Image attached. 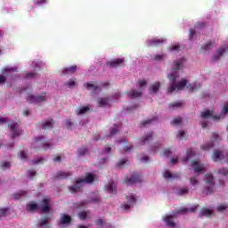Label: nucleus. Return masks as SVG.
<instances>
[{
  "label": "nucleus",
  "instance_id": "nucleus-1",
  "mask_svg": "<svg viewBox=\"0 0 228 228\" xmlns=\"http://www.w3.org/2000/svg\"><path fill=\"white\" fill-rule=\"evenodd\" d=\"M184 63H186V59L184 57L174 61L171 69L172 73L167 75L170 83V87L167 89L168 94H172V92H175L176 90H184V87L188 85V80L184 78H183L182 81L177 82V77H179L177 72L184 68Z\"/></svg>",
  "mask_w": 228,
  "mask_h": 228
},
{
  "label": "nucleus",
  "instance_id": "nucleus-2",
  "mask_svg": "<svg viewBox=\"0 0 228 228\" xmlns=\"http://www.w3.org/2000/svg\"><path fill=\"white\" fill-rule=\"evenodd\" d=\"M32 149H43V151H47L51 149V143L49 141L45 140V137H37L31 144Z\"/></svg>",
  "mask_w": 228,
  "mask_h": 228
},
{
  "label": "nucleus",
  "instance_id": "nucleus-3",
  "mask_svg": "<svg viewBox=\"0 0 228 228\" xmlns=\"http://www.w3.org/2000/svg\"><path fill=\"white\" fill-rule=\"evenodd\" d=\"M44 93L42 95L35 96L34 94H28L27 102L30 104H38V102H44L49 99V96Z\"/></svg>",
  "mask_w": 228,
  "mask_h": 228
},
{
  "label": "nucleus",
  "instance_id": "nucleus-4",
  "mask_svg": "<svg viewBox=\"0 0 228 228\" xmlns=\"http://www.w3.org/2000/svg\"><path fill=\"white\" fill-rule=\"evenodd\" d=\"M8 127L12 133V139L17 138V136H20L22 134V130L19 129V123L15 121H11L8 124Z\"/></svg>",
  "mask_w": 228,
  "mask_h": 228
},
{
  "label": "nucleus",
  "instance_id": "nucleus-5",
  "mask_svg": "<svg viewBox=\"0 0 228 228\" xmlns=\"http://www.w3.org/2000/svg\"><path fill=\"white\" fill-rule=\"evenodd\" d=\"M38 209H40L42 213H49V211H51V200L47 198L44 199L38 205Z\"/></svg>",
  "mask_w": 228,
  "mask_h": 228
},
{
  "label": "nucleus",
  "instance_id": "nucleus-6",
  "mask_svg": "<svg viewBox=\"0 0 228 228\" xmlns=\"http://www.w3.org/2000/svg\"><path fill=\"white\" fill-rule=\"evenodd\" d=\"M201 118H212L213 120H220L222 118V115H214L213 110H207L201 112Z\"/></svg>",
  "mask_w": 228,
  "mask_h": 228
},
{
  "label": "nucleus",
  "instance_id": "nucleus-7",
  "mask_svg": "<svg viewBox=\"0 0 228 228\" xmlns=\"http://www.w3.org/2000/svg\"><path fill=\"white\" fill-rule=\"evenodd\" d=\"M166 42H167V39L163 37H160V38L154 37L153 39L149 40L147 44L149 47H152V45H154L155 47H159V45H163V44Z\"/></svg>",
  "mask_w": 228,
  "mask_h": 228
},
{
  "label": "nucleus",
  "instance_id": "nucleus-8",
  "mask_svg": "<svg viewBox=\"0 0 228 228\" xmlns=\"http://www.w3.org/2000/svg\"><path fill=\"white\" fill-rule=\"evenodd\" d=\"M125 183L128 186L135 184V183H142V176H140V175H132L130 178L128 176L126 177Z\"/></svg>",
  "mask_w": 228,
  "mask_h": 228
},
{
  "label": "nucleus",
  "instance_id": "nucleus-9",
  "mask_svg": "<svg viewBox=\"0 0 228 228\" xmlns=\"http://www.w3.org/2000/svg\"><path fill=\"white\" fill-rule=\"evenodd\" d=\"M153 136H154V133L150 132L139 140V143L141 145H147V143H151V142H152Z\"/></svg>",
  "mask_w": 228,
  "mask_h": 228
},
{
  "label": "nucleus",
  "instance_id": "nucleus-10",
  "mask_svg": "<svg viewBox=\"0 0 228 228\" xmlns=\"http://www.w3.org/2000/svg\"><path fill=\"white\" fill-rule=\"evenodd\" d=\"M95 179V175L94 174H87L85 177V179H77V183H82L83 185L85 186V184H90L92 183H94Z\"/></svg>",
  "mask_w": 228,
  "mask_h": 228
},
{
  "label": "nucleus",
  "instance_id": "nucleus-11",
  "mask_svg": "<svg viewBox=\"0 0 228 228\" xmlns=\"http://www.w3.org/2000/svg\"><path fill=\"white\" fill-rule=\"evenodd\" d=\"M126 199L128 200V204L121 205L122 209H125V211H127V209H130L131 204H134V202H136V197L133 194H131L130 196H126Z\"/></svg>",
  "mask_w": 228,
  "mask_h": 228
},
{
  "label": "nucleus",
  "instance_id": "nucleus-12",
  "mask_svg": "<svg viewBox=\"0 0 228 228\" xmlns=\"http://www.w3.org/2000/svg\"><path fill=\"white\" fill-rule=\"evenodd\" d=\"M191 167H192L194 172H197V173L204 172L206 170V168H204L202 164H200L197 160H192Z\"/></svg>",
  "mask_w": 228,
  "mask_h": 228
},
{
  "label": "nucleus",
  "instance_id": "nucleus-13",
  "mask_svg": "<svg viewBox=\"0 0 228 228\" xmlns=\"http://www.w3.org/2000/svg\"><path fill=\"white\" fill-rule=\"evenodd\" d=\"M83 183H77V180L76 181V184H73L69 187V190L71 193H77L81 191V188H83Z\"/></svg>",
  "mask_w": 228,
  "mask_h": 228
},
{
  "label": "nucleus",
  "instance_id": "nucleus-14",
  "mask_svg": "<svg viewBox=\"0 0 228 228\" xmlns=\"http://www.w3.org/2000/svg\"><path fill=\"white\" fill-rule=\"evenodd\" d=\"M70 222H72V217L70 216L62 214L59 222V225H65L67 224H69Z\"/></svg>",
  "mask_w": 228,
  "mask_h": 228
},
{
  "label": "nucleus",
  "instance_id": "nucleus-15",
  "mask_svg": "<svg viewBox=\"0 0 228 228\" xmlns=\"http://www.w3.org/2000/svg\"><path fill=\"white\" fill-rule=\"evenodd\" d=\"M70 175H72L70 172L58 171L55 175V179H67L70 177Z\"/></svg>",
  "mask_w": 228,
  "mask_h": 228
},
{
  "label": "nucleus",
  "instance_id": "nucleus-16",
  "mask_svg": "<svg viewBox=\"0 0 228 228\" xmlns=\"http://www.w3.org/2000/svg\"><path fill=\"white\" fill-rule=\"evenodd\" d=\"M26 209L28 213H32V211H38V204L35 203V201H30L27 204Z\"/></svg>",
  "mask_w": 228,
  "mask_h": 228
},
{
  "label": "nucleus",
  "instance_id": "nucleus-17",
  "mask_svg": "<svg viewBox=\"0 0 228 228\" xmlns=\"http://www.w3.org/2000/svg\"><path fill=\"white\" fill-rule=\"evenodd\" d=\"M88 111H90V107L84 106V107H78L77 109H76L75 113L76 115L79 116V115H85L88 113Z\"/></svg>",
  "mask_w": 228,
  "mask_h": 228
},
{
  "label": "nucleus",
  "instance_id": "nucleus-18",
  "mask_svg": "<svg viewBox=\"0 0 228 228\" xmlns=\"http://www.w3.org/2000/svg\"><path fill=\"white\" fill-rule=\"evenodd\" d=\"M108 65H110V67L112 68L120 67V65H124V59H116L114 61L108 62Z\"/></svg>",
  "mask_w": 228,
  "mask_h": 228
},
{
  "label": "nucleus",
  "instance_id": "nucleus-19",
  "mask_svg": "<svg viewBox=\"0 0 228 228\" xmlns=\"http://www.w3.org/2000/svg\"><path fill=\"white\" fill-rule=\"evenodd\" d=\"M77 70V66L73 65L68 68H64L62 69V74L66 75V74H74L76 71Z\"/></svg>",
  "mask_w": 228,
  "mask_h": 228
},
{
  "label": "nucleus",
  "instance_id": "nucleus-20",
  "mask_svg": "<svg viewBox=\"0 0 228 228\" xmlns=\"http://www.w3.org/2000/svg\"><path fill=\"white\" fill-rule=\"evenodd\" d=\"M107 191L109 193H117V185H115V182L111 181L107 185Z\"/></svg>",
  "mask_w": 228,
  "mask_h": 228
},
{
  "label": "nucleus",
  "instance_id": "nucleus-21",
  "mask_svg": "<svg viewBox=\"0 0 228 228\" xmlns=\"http://www.w3.org/2000/svg\"><path fill=\"white\" fill-rule=\"evenodd\" d=\"M128 95L130 99H137V97H142V92L132 89L128 93Z\"/></svg>",
  "mask_w": 228,
  "mask_h": 228
},
{
  "label": "nucleus",
  "instance_id": "nucleus-22",
  "mask_svg": "<svg viewBox=\"0 0 228 228\" xmlns=\"http://www.w3.org/2000/svg\"><path fill=\"white\" fill-rule=\"evenodd\" d=\"M192 156H195V151H193V150L191 149H188L187 156L182 159L183 163H186V161H190V158H191Z\"/></svg>",
  "mask_w": 228,
  "mask_h": 228
},
{
  "label": "nucleus",
  "instance_id": "nucleus-23",
  "mask_svg": "<svg viewBox=\"0 0 228 228\" xmlns=\"http://www.w3.org/2000/svg\"><path fill=\"white\" fill-rule=\"evenodd\" d=\"M53 125L54 121L53 119L46 120L42 124V129H53Z\"/></svg>",
  "mask_w": 228,
  "mask_h": 228
},
{
  "label": "nucleus",
  "instance_id": "nucleus-24",
  "mask_svg": "<svg viewBox=\"0 0 228 228\" xmlns=\"http://www.w3.org/2000/svg\"><path fill=\"white\" fill-rule=\"evenodd\" d=\"M172 218H174V216H167L164 218V222H166L168 227H175V223L173 222Z\"/></svg>",
  "mask_w": 228,
  "mask_h": 228
},
{
  "label": "nucleus",
  "instance_id": "nucleus-25",
  "mask_svg": "<svg viewBox=\"0 0 228 228\" xmlns=\"http://www.w3.org/2000/svg\"><path fill=\"white\" fill-rule=\"evenodd\" d=\"M96 225H98L99 227L111 228V224L106 223L104 219H98L96 221Z\"/></svg>",
  "mask_w": 228,
  "mask_h": 228
},
{
  "label": "nucleus",
  "instance_id": "nucleus-26",
  "mask_svg": "<svg viewBox=\"0 0 228 228\" xmlns=\"http://www.w3.org/2000/svg\"><path fill=\"white\" fill-rule=\"evenodd\" d=\"M28 195V191H20L19 192L13 194L14 200H19L22 199V197H26Z\"/></svg>",
  "mask_w": 228,
  "mask_h": 228
},
{
  "label": "nucleus",
  "instance_id": "nucleus-27",
  "mask_svg": "<svg viewBox=\"0 0 228 228\" xmlns=\"http://www.w3.org/2000/svg\"><path fill=\"white\" fill-rule=\"evenodd\" d=\"M200 216H211L213 215V210L204 208L200 210Z\"/></svg>",
  "mask_w": 228,
  "mask_h": 228
},
{
  "label": "nucleus",
  "instance_id": "nucleus-28",
  "mask_svg": "<svg viewBox=\"0 0 228 228\" xmlns=\"http://www.w3.org/2000/svg\"><path fill=\"white\" fill-rule=\"evenodd\" d=\"M212 159H214V161H219V159H222V151L215 150L212 156Z\"/></svg>",
  "mask_w": 228,
  "mask_h": 228
},
{
  "label": "nucleus",
  "instance_id": "nucleus-29",
  "mask_svg": "<svg viewBox=\"0 0 228 228\" xmlns=\"http://www.w3.org/2000/svg\"><path fill=\"white\" fill-rule=\"evenodd\" d=\"M86 88H87V90H93V92H97V90H101V87L99 86L94 85V84H85Z\"/></svg>",
  "mask_w": 228,
  "mask_h": 228
},
{
  "label": "nucleus",
  "instance_id": "nucleus-30",
  "mask_svg": "<svg viewBox=\"0 0 228 228\" xmlns=\"http://www.w3.org/2000/svg\"><path fill=\"white\" fill-rule=\"evenodd\" d=\"M159 86H160L159 82L154 83V84L151 86V88H150L151 94H156V93H158V92L159 91Z\"/></svg>",
  "mask_w": 228,
  "mask_h": 228
},
{
  "label": "nucleus",
  "instance_id": "nucleus-31",
  "mask_svg": "<svg viewBox=\"0 0 228 228\" xmlns=\"http://www.w3.org/2000/svg\"><path fill=\"white\" fill-rule=\"evenodd\" d=\"M120 127H122V124L114 125V127L110 129V136H115V134H117V133H118Z\"/></svg>",
  "mask_w": 228,
  "mask_h": 228
},
{
  "label": "nucleus",
  "instance_id": "nucleus-32",
  "mask_svg": "<svg viewBox=\"0 0 228 228\" xmlns=\"http://www.w3.org/2000/svg\"><path fill=\"white\" fill-rule=\"evenodd\" d=\"M215 47V43L213 42H208L205 45L201 46L202 51H211V49Z\"/></svg>",
  "mask_w": 228,
  "mask_h": 228
},
{
  "label": "nucleus",
  "instance_id": "nucleus-33",
  "mask_svg": "<svg viewBox=\"0 0 228 228\" xmlns=\"http://www.w3.org/2000/svg\"><path fill=\"white\" fill-rule=\"evenodd\" d=\"M187 88L189 89V92H195L197 91L199 88H200V84H190L189 86H187Z\"/></svg>",
  "mask_w": 228,
  "mask_h": 228
},
{
  "label": "nucleus",
  "instance_id": "nucleus-34",
  "mask_svg": "<svg viewBox=\"0 0 228 228\" xmlns=\"http://www.w3.org/2000/svg\"><path fill=\"white\" fill-rule=\"evenodd\" d=\"M165 179H177L179 178V175H173L170 171H166L164 174Z\"/></svg>",
  "mask_w": 228,
  "mask_h": 228
},
{
  "label": "nucleus",
  "instance_id": "nucleus-35",
  "mask_svg": "<svg viewBox=\"0 0 228 228\" xmlns=\"http://www.w3.org/2000/svg\"><path fill=\"white\" fill-rule=\"evenodd\" d=\"M205 179H206L207 184H210L211 186L215 184V178L213 177L212 175H206Z\"/></svg>",
  "mask_w": 228,
  "mask_h": 228
},
{
  "label": "nucleus",
  "instance_id": "nucleus-36",
  "mask_svg": "<svg viewBox=\"0 0 228 228\" xmlns=\"http://www.w3.org/2000/svg\"><path fill=\"white\" fill-rule=\"evenodd\" d=\"M108 102H110L109 98H100L98 100V106H100V107L107 106Z\"/></svg>",
  "mask_w": 228,
  "mask_h": 228
},
{
  "label": "nucleus",
  "instance_id": "nucleus-37",
  "mask_svg": "<svg viewBox=\"0 0 228 228\" xmlns=\"http://www.w3.org/2000/svg\"><path fill=\"white\" fill-rule=\"evenodd\" d=\"M182 107H183L182 102H175L169 104L170 110H175V108H182Z\"/></svg>",
  "mask_w": 228,
  "mask_h": 228
},
{
  "label": "nucleus",
  "instance_id": "nucleus-38",
  "mask_svg": "<svg viewBox=\"0 0 228 228\" xmlns=\"http://www.w3.org/2000/svg\"><path fill=\"white\" fill-rule=\"evenodd\" d=\"M44 225H47V227H51V225H49V217H44L38 224L39 227H44Z\"/></svg>",
  "mask_w": 228,
  "mask_h": 228
},
{
  "label": "nucleus",
  "instance_id": "nucleus-39",
  "mask_svg": "<svg viewBox=\"0 0 228 228\" xmlns=\"http://www.w3.org/2000/svg\"><path fill=\"white\" fill-rule=\"evenodd\" d=\"M215 147V143L213 142H208V144H204L201 146L202 151H209V149H213Z\"/></svg>",
  "mask_w": 228,
  "mask_h": 228
},
{
  "label": "nucleus",
  "instance_id": "nucleus-40",
  "mask_svg": "<svg viewBox=\"0 0 228 228\" xmlns=\"http://www.w3.org/2000/svg\"><path fill=\"white\" fill-rule=\"evenodd\" d=\"M181 122H183V118L181 117H177L171 121V125L172 126H179V124H181Z\"/></svg>",
  "mask_w": 228,
  "mask_h": 228
},
{
  "label": "nucleus",
  "instance_id": "nucleus-41",
  "mask_svg": "<svg viewBox=\"0 0 228 228\" xmlns=\"http://www.w3.org/2000/svg\"><path fill=\"white\" fill-rule=\"evenodd\" d=\"M26 77L31 78V79H37V77H38V74H37L36 72H29V73H27Z\"/></svg>",
  "mask_w": 228,
  "mask_h": 228
},
{
  "label": "nucleus",
  "instance_id": "nucleus-42",
  "mask_svg": "<svg viewBox=\"0 0 228 228\" xmlns=\"http://www.w3.org/2000/svg\"><path fill=\"white\" fill-rule=\"evenodd\" d=\"M88 152V149L86 147L83 146L78 150V156H85Z\"/></svg>",
  "mask_w": 228,
  "mask_h": 228
},
{
  "label": "nucleus",
  "instance_id": "nucleus-43",
  "mask_svg": "<svg viewBox=\"0 0 228 228\" xmlns=\"http://www.w3.org/2000/svg\"><path fill=\"white\" fill-rule=\"evenodd\" d=\"M189 190L188 187H183L182 189H179L177 191L178 195H186V193H188Z\"/></svg>",
  "mask_w": 228,
  "mask_h": 228
},
{
  "label": "nucleus",
  "instance_id": "nucleus-44",
  "mask_svg": "<svg viewBox=\"0 0 228 228\" xmlns=\"http://www.w3.org/2000/svg\"><path fill=\"white\" fill-rule=\"evenodd\" d=\"M155 61H163L165 60V54H157L154 57Z\"/></svg>",
  "mask_w": 228,
  "mask_h": 228
},
{
  "label": "nucleus",
  "instance_id": "nucleus-45",
  "mask_svg": "<svg viewBox=\"0 0 228 228\" xmlns=\"http://www.w3.org/2000/svg\"><path fill=\"white\" fill-rule=\"evenodd\" d=\"M78 216L80 220H86V216H88V214L86 212L83 211L78 214Z\"/></svg>",
  "mask_w": 228,
  "mask_h": 228
},
{
  "label": "nucleus",
  "instance_id": "nucleus-46",
  "mask_svg": "<svg viewBox=\"0 0 228 228\" xmlns=\"http://www.w3.org/2000/svg\"><path fill=\"white\" fill-rule=\"evenodd\" d=\"M203 193H205L206 195H211V193H213V188L206 187Z\"/></svg>",
  "mask_w": 228,
  "mask_h": 228
},
{
  "label": "nucleus",
  "instance_id": "nucleus-47",
  "mask_svg": "<svg viewBox=\"0 0 228 228\" xmlns=\"http://www.w3.org/2000/svg\"><path fill=\"white\" fill-rule=\"evenodd\" d=\"M0 167L4 170H6V168H10V162H2Z\"/></svg>",
  "mask_w": 228,
  "mask_h": 228
},
{
  "label": "nucleus",
  "instance_id": "nucleus-48",
  "mask_svg": "<svg viewBox=\"0 0 228 228\" xmlns=\"http://www.w3.org/2000/svg\"><path fill=\"white\" fill-rule=\"evenodd\" d=\"M152 120H154V119H148V120L142 121L141 123V126L145 127L146 126H148V124H152Z\"/></svg>",
  "mask_w": 228,
  "mask_h": 228
},
{
  "label": "nucleus",
  "instance_id": "nucleus-49",
  "mask_svg": "<svg viewBox=\"0 0 228 228\" xmlns=\"http://www.w3.org/2000/svg\"><path fill=\"white\" fill-rule=\"evenodd\" d=\"M219 174H222V175H228V169L225 167H223L218 170Z\"/></svg>",
  "mask_w": 228,
  "mask_h": 228
},
{
  "label": "nucleus",
  "instance_id": "nucleus-50",
  "mask_svg": "<svg viewBox=\"0 0 228 228\" xmlns=\"http://www.w3.org/2000/svg\"><path fill=\"white\" fill-rule=\"evenodd\" d=\"M169 51L174 53V51H179L181 49V46L179 45H172L168 47Z\"/></svg>",
  "mask_w": 228,
  "mask_h": 228
},
{
  "label": "nucleus",
  "instance_id": "nucleus-51",
  "mask_svg": "<svg viewBox=\"0 0 228 228\" xmlns=\"http://www.w3.org/2000/svg\"><path fill=\"white\" fill-rule=\"evenodd\" d=\"M224 209H227V205H225V204H223V205H220L219 207H217L218 212L224 211Z\"/></svg>",
  "mask_w": 228,
  "mask_h": 228
},
{
  "label": "nucleus",
  "instance_id": "nucleus-52",
  "mask_svg": "<svg viewBox=\"0 0 228 228\" xmlns=\"http://www.w3.org/2000/svg\"><path fill=\"white\" fill-rule=\"evenodd\" d=\"M66 126L68 129H72V126H74V123H72L70 119H68L66 120Z\"/></svg>",
  "mask_w": 228,
  "mask_h": 228
},
{
  "label": "nucleus",
  "instance_id": "nucleus-53",
  "mask_svg": "<svg viewBox=\"0 0 228 228\" xmlns=\"http://www.w3.org/2000/svg\"><path fill=\"white\" fill-rule=\"evenodd\" d=\"M163 154L166 158H170V156H172V151H170V150H164Z\"/></svg>",
  "mask_w": 228,
  "mask_h": 228
},
{
  "label": "nucleus",
  "instance_id": "nucleus-54",
  "mask_svg": "<svg viewBox=\"0 0 228 228\" xmlns=\"http://www.w3.org/2000/svg\"><path fill=\"white\" fill-rule=\"evenodd\" d=\"M193 37H195V29L191 28L190 29V36H189L190 40H193Z\"/></svg>",
  "mask_w": 228,
  "mask_h": 228
},
{
  "label": "nucleus",
  "instance_id": "nucleus-55",
  "mask_svg": "<svg viewBox=\"0 0 228 228\" xmlns=\"http://www.w3.org/2000/svg\"><path fill=\"white\" fill-rule=\"evenodd\" d=\"M126 159H121V160L118 163V165H117L118 168H120L121 167H124V165H126Z\"/></svg>",
  "mask_w": 228,
  "mask_h": 228
},
{
  "label": "nucleus",
  "instance_id": "nucleus-56",
  "mask_svg": "<svg viewBox=\"0 0 228 228\" xmlns=\"http://www.w3.org/2000/svg\"><path fill=\"white\" fill-rule=\"evenodd\" d=\"M190 181L192 186H197V184H199V181L195 178H190Z\"/></svg>",
  "mask_w": 228,
  "mask_h": 228
},
{
  "label": "nucleus",
  "instance_id": "nucleus-57",
  "mask_svg": "<svg viewBox=\"0 0 228 228\" xmlns=\"http://www.w3.org/2000/svg\"><path fill=\"white\" fill-rule=\"evenodd\" d=\"M68 86H76V80L70 79L69 82L66 83Z\"/></svg>",
  "mask_w": 228,
  "mask_h": 228
},
{
  "label": "nucleus",
  "instance_id": "nucleus-58",
  "mask_svg": "<svg viewBox=\"0 0 228 228\" xmlns=\"http://www.w3.org/2000/svg\"><path fill=\"white\" fill-rule=\"evenodd\" d=\"M6 211H8L7 208H0V218L1 216H4V215H6Z\"/></svg>",
  "mask_w": 228,
  "mask_h": 228
},
{
  "label": "nucleus",
  "instance_id": "nucleus-59",
  "mask_svg": "<svg viewBox=\"0 0 228 228\" xmlns=\"http://www.w3.org/2000/svg\"><path fill=\"white\" fill-rule=\"evenodd\" d=\"M131 151H133V146L129 145V146H126L124 149V152H131Z\"/></svg>",
  "mask_w": 228,
  "mask_h": 228
},
{
  "label": "nucleus",
  "instance_id": "nucleus-60",
  "mask_svg": "<svg viewBox=\"0 0 228 228\" xmlns=\"http://www.w3.org/2000/svg\"><path fill=\"white\" fill-rule=\"evenodd\" d=\"M6 83V77L0 75V85Z\"/></svg>",
  "mask_w": 228,
  "mask_h": 228
},
{
  "label": "nucleus",
  "instance_id": "nucleus-61",
  "mask_svg": "<svg viewBox=\"0 0 228 228\" xmlns=\"http://www.w3.org/2000/svg\"><path fill=\"white\" fill-rule=\"evenodd\" d=\"M228 112V103L224 104L223 107V113L225 115Z\"/></svg>",
  "mask_w": 228,
  "mask_h": 228
},
{
  "label": "nucleus",
  "instance_id": "nucleus-62",
  "mask_svg": "<svg viewBox=\"0 0 228 228\" xmlns=\"http://www.w3.org/2000/svg\"><path fill=\"white\" fill-rule=\"evenodd\" d=\"M159 149V144H155L154 146L151 147L152 152H156Z\"/></svg>",
  "mask_w": 228,
  "mask_h": 228
},
{
  "label": "nucleus",
  "instance_id": "nucleus-63",
  "mask_svg": "<svg viewBox=\"0 0 228 228\" xmlns=\"http://www.w3.org/2000/svg\"><path fill=\"white\" fill-rule=\"evenodd\" d=\"M140 161H149V156L142 155V158L140 159Z\"/></svg>",
  "mask_w": 228,
  "mask_h": 228
},
{
  "label": "nucleus",
  "instance_id": "nucleus-64",
  "mask_svg": "<svg viewBox=\"0 0 228 228\" xmlns=\"http://www.w3.org/2000/svg\"><path fill=\"white\" fill-rule=\"evenodd\" d=\"M26 158H28V155L26 154V152L21 151L20 152V159H26Z\"/></svg>",
  "mask_w": 228,
  "mask_h": 228
}]
</instances>
